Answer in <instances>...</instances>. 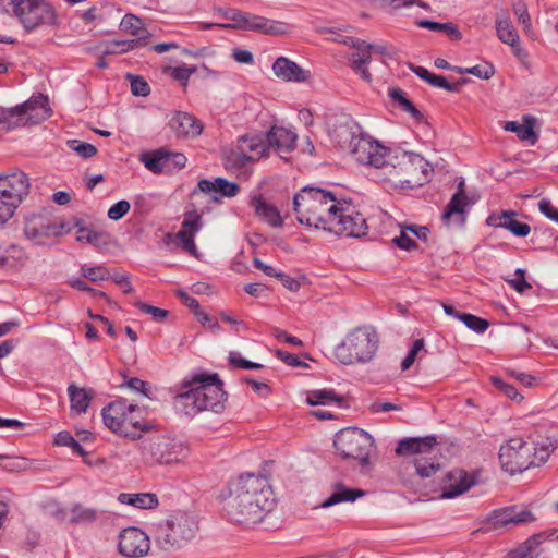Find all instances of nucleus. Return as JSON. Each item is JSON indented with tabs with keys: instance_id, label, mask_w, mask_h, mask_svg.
<instances>
[{
	"instance_id": "43",
	"label": "nucleus",
	"mask_w": 558,
	"mask_h": 558,
	"mask_svg": "<svg viewBox=\"0 0 558 558\" xmlns=\"http://www.w3.org/2000/svg\"><path fill=\"white\" fill-rule=\"evenodd\" d=\"M414 466L417 475L423 478H428L440 470V464L438 462L425 457H416L414 459Z\"/></svg>"
},
{
	"instance_id": "38",
	"label": "nucleus",
	"mask_w": 558,
	"mask_h": 558,
	"mask_svg": "<svg viewBox=\"0 0 558 558\" xmlns=\"http://www.w3.org/2000/svg\"><path fill=\"white\" fill-rule=\"evenodd\" d=\"M71 523L74 524H90L99 519L100 511L95 508L86 507L82 504H75L70 509Z\"/></svg>"
},
{
	"instance_id": "5",
	"label": "nucleus",
	"mask_w": 558,
	"mask_h": 558,
	"mask_svg": "<svg viewBox=\"0 0 558 558\" xmlns=\"http://www.w3.org/2000/svg\"><path fill=\"white\" fill-rule=\"evenodd\" d=\"M338 203L331 192L313 186H304L293 198L299 222L325 231L331 219H336Z\"/></svg>"
},
{
	"instance_id": "63",
	"label": "nucleus",
	"mask_w": 558,
	"mask_h": 558,
	"mask_svg": "<svg viewBox=\"0 0 558 558\" xmlns=\"http://www.w3.org/2000/svg\"><path fill=\"white\" fill-rule=\"evenodd\" d=\"M229 360L232 365L243 368V369H259L263 367L262 364L247 361V360L239 356V354L234 353V352L230 353Z\"/></svg>"
},
{
	"instance_id": "18",
	"label": "nucleus",
	"mask_w": 558,
	"mask_h": 558,
	"mask_svg": "<svg viewBox=\"0 0 558 558\" xmlns=\"http://www.w3.org/2000/svg\"><path fill=\"white\" fill-rule=\"evenodd\" d=\"M476 484V476L457 469L448 472L442 480L441 497L451 499L468 492Z\"/></svg>"
},
{
	"instance_id": "47",
	"label": "nucleus",
	"mask_w": 558,
	"mask_h": 558,
	"mask_svg": "<svg viewBox=\"0 0 558 558\" xmlns=\"http://www.w3.org/2000/svg\"><path fill=\"white\" fill-rule=\"evenodd\" d=\"M66 146L82 158H90L97 154V148L94 145L78 140H68Z\"/></svg>"
},
{
	"instance_id": "39",
	"label": "nucleus",
	"mask_w": 558,
	"mask_h": 558,
	"mask_svg": "<svg viewBox=\"0 0 558 558\" xmlns=\"http://www.w3.org/2000/svg\"><path fill=\"white\" fill-rule=\"evenodd\" d=\"M250 162H252V157L244 155L243 150L238 145L235 148L223 151V165L228 170H241Z\"/></svg>"
},
{
	"instance_id": "34",
	"label": "nucleus",
	"mask_w": 558,
	"mask_h": 558,
	"mask_svg": "<svg viewBox=\"0 0 558 558\" xmlns=\"http://www.w3.org/2000/svg\"><path fill=\"white\" fill-rule=\"evenodd\" d=\"M496 32L500 41L506 45L514 46L519 43V34L515 31L508 13H502L496 17Z\"/></svg>"
},
{
	"instance_id": "10",
	"label": "nucleus",
	"mask_w": 558,
	"mask_h": 558,
	"mask_svg": "<svg viewBox=\"0 0 558 558\" xmlns=\"http://www.w3.org/2000/svg\"><path fill=\"white\" fill-rule=\"evenodd\" d=\"M0 10L16 16L27 32L54 19L52 8L44 0H0Z\"/></svg>"
},
{
	"instance_id": "41",
	"label": "nucleus",
	"mask_w": 558,
	"mask_h": 558,
	"mask_svg": "<svg viewBox=\"0 0 558 558\" xmlns=\"http://www.w3.org/2000/svg\"><path fill=\"white\" fill-rule=\"evenodd\" d=\"M389 96L399 106V108L409 113L414 120L422 121L423 113L409 100L403 92L399 88H392L389 90Z\"/></svg>"
},
{
	"instance_id": "49",
	"label": "nucleus",
	"mask_w": 558,
	"mask_h": 558,
	"mask_svg": "<svg viewBox=\"0 0 558 558\" xmlns=\"http://www.w3.org/2000/svg\"><path fill=\"white\" fill-rule=\"evenodd\" d=\"M511 514H510V524L519 525V524H525L529 522H533L535 520L534 514L525 508H521L519 506H512L509 507Z\"/></svg>"
},
{
	"instance_id": "53",
	"label": "nucleus",
	"mask_w": 558,
	"mask_h": 558,
	"mask_svg": "<svg viewBox=\"0 0 558 558\" xmlns=\"http://www.w3.org/2000/svg\"><path fill=\"white\" fill-rule=\"evenodd\" d=\"M405 226L401 227L400 234L392 239V243L404 251H412L417 247L416 242L407 234Z\"/></svg>"
},
{
	"instance_id": "59",
	"label": "nucleus",
	"mask_w": 558,
	"mask_h": 558,
	"mask_svg": "<svg viewBox=\"0 0 558 558\" xmlns=\"http://www.w3.org/2000/svg\"><path fill=\"white\" fill-rule=\"evenodd\" d=\"M244 13L245 12L236 10V9H230V10L226 11L225 16L228 20H230L231 23L218 24L219 27L238 29V25H241Z\"/></svg>"
},
{
	"instance_id": "64",
	"label": "nucleus",
	"mask_w": 558,
	"mask_h": 558,
	"mask_svg": "<svg viewBox=\"0 0 558 558\" xmlns=\"http://www.w3.org/2000/svg\"><path fill=\"white\" fill-rule=\"evenodd\" d=\"M538 209L546 218L558 223V209L553 206L549 199H541L538 203Z\"/></svg>"
},
{
	"instance_id": "11",
	"label": "nucleus",
	"mask_w": 558,
	"mask_h": 558,
	"mask_svg": "<svg viewBox=\"0 0 558 558\" xmlns=\"http://www.w3.org/2000/svg\"><path fill=\"white\" fill-rule=\"evenodd\" d=\"M333 446L343 459L357 460L362 466H365L369 462L374 439L367 432L351 427L336 434Z\"/></svg>"
},
{
	"instance_id": "26",
	"label": "nucleus",
	"mask_w": 558,
	"mask_h": 558,
	"mask_svg": "<svg viewBox=\"0 0 558 558\" xmlns=\"http://www.w3.org/2000/svg\"><path fill=\"white\" fill-rule=\"evenodd\" d=\"M468 206V197L464 193V182L461 181L458 184L457 192L452 195L451 199L447 204L444 213H442V220L446 225H448L453 216L458 217V221L460 223H463L465 220L464 214H465V207Z\"/></svg>"
},
{
	"instance_id": "19",
	"label": "nucleus",
	"mask_w": 558,
	"mask_h": 558,
	"mask_svg": "<svg viewBox=\"0 0 558 558\" xmlns=\"http://www.w3.org/2000/svg\"><path fill=\"white\" fill-rule=\"evenodd\" d=\"M28 177L22 171L0 175V192L9 198L22 202L29 192Z\"/></svg>"
},
{
	"instance_id": "30",
	"label": "nucleus",
	"mask_w": 558,
	"mask_h": 558,
	"mask_svg": "<svg viewBox=\"0 0 558 558\" xmlns=\"http://www.w3.org/2000/svg\"><path fill=\"white\" fill-rule=\"evenodd\" d=\"M198 189L204 193H220L227 197H233L240 191V186L236 183L229 182L223 178H216L214 181L203 179L198 182Z\"/></svg>"
},
{
	"instance_id": "55",
	"label": "nucleus",
	"mask_w": 558,
	"mask_h": 558,
	"mask_svg": "<svg viewBox=\"0 0 558 558\" xmlns=\"http://www.w3.org/2000/svg\"><path fill=\"white\" fill-rule=\"evenodd\" d=\"M130 203L128 201H119L118 203L113 204L109 210H108V218L110 220L117 221L121 219L123 216L128 214L130 210Z\"/></svg>"
},
{
	"instance_id": "37",
	"label": "nucleus",
	"mask_w": 558,
	"mask_h": 558,
	"mask_svg": "<svg viewBox=\"0 0 558 558\" xmlns=\"http://www.w3.org/2000/svg\"><path fill=\"white\" fill-rule=\"evenodd\" d=\"M145 167L154 173L168 172V150L158 149L150 154H144L141 158Z\"/></svg>"
},
{
	"instance_id": "32",
	"label": "nucleus",
	"mask_w": 558,
	"mask_h": 558,
	"mask_svg": "<svg viewBox=\"0 0 558 558\" xmlns=\"http://www.w3.org/2000/svg\"><path fill=\"white\" fill-rule=\"evenodd\" d=\"M553 533L542 532L534 534L517 548L509 553V558H536V548Z\"/></svg>"
},
{
	"instance_id": "61",
	"label": "nucleus",
	"mask_w": 558,
	"mask_h": 558,
	"mask_svg": "<svg viewBox=\"0 0 558 558\" xmlns=\"http://www.w3.org/2000/svg\"><path fill=\"white\" fill-rule=\"evenodd\" d=\"M513 12L518 21L523 25V28L529 31L531 28V20L526 5L522 2L513 4Z\"/></svg>"
},
{
	"instance_id": "44",
	"label": "nucleus",
	"mask_w": 558,
	"mask_h": 558,
	"mask_svg": "<svg viewBox=\"0 0 558 558\" xmlns=\"http://www.w3.org/2000/svg\"><path fill=\"white\" fill-rule=\"evenodd\" d=\"M145 45H146L145 43H142V38L112 41L110 44V46L104 51V53L105 54L125 53V52L134 50L138 47L145 46Z\"/></svg>"
},
{
	"instance_id": "35",
	"label": "nucleus",
	"mask_w": 558,
	"mask_h": 558,
	"mask_svg": "<svg viewBox=\"0 0 558 558\" xmlns=\"http://www.w3.org/2000/svg\"><path fill=\"white\" fill-rule=\"evenodd\" d=\"M118 501L137 509H153L158 506V498L153 493H121L118 496Z\"/></svg>"
},
{
	"instance_id": "3",
	"label": "nucleus",
	"mask_w": 558,
	"mask_h": 558,
	"mask_svg": "<svg viewBox=\"0 0 558 558\" xmlns=\"http://www.w3.org/2000/svg\"><path fill=\"white\" fill-rule=\"evenodd\" d=\"M534 448L522 438H511L499 449L501 468L510 474L521 473L532 466L544 464L558 447V429L549 422L537 423L530 434Z\"/></svg>"
},
{
	"instance_id": "25",
	"label": "nucleus",
	"mask_w": 558,
	"mask_h": 558,
	"mask_svg": "<svg viewBox=\"0 0 558 558\" xmlns=\"http://www.w3.org/2000/svg\"><path fill=\"white\" fill-rule=\"evenodd\" d=\"M170 128L177 136L181 137L197 136L203 130L201 122L186 112H178L173 116L170 120Z\"/></svg>"
},
{
	"instance_id": "58",
	"label": "nucleus",
	"mask_w": 558,
	"mask_h": 558,
	"mask_svg": "<svg viewBox=\"0 0 558 558\" xmlns=\"http://www.w3.org/2000/svg\"><path fill=\"white\" fill-rule=\"evenodd\" d=\"M174 238L180 242L181 247L192 255L196 253V245L194 242V235L180 230Z\"/></svg>"
},
{
	"instance_id": "42",
	"label": "nucleus",
	"mask_w": 558,
	"mask_h": 558,
	"mask_svg": "<svg viewBox=\"0 0 558 558\" xmlns=\"http://www.w3.org/2000/svg\"><path fill=\"white\" fill-rule=\"evenodd\" d=\"M511 511L509 507L494 510L486 519L485 523L489 529H501L510 524Z\"/></svg>"
},
{
	"instance_id": "33",
	"label": "nucleus",
	"mask_w": 558,
	"mask_h": 558,
	"mask_svg": "<svg viewBox=\"0 0 558 558\" xmlns=\"http://www.w3.org/2000/svg\"><path fill=\"white\" fill-rule=\"evenodd\" d=\"M68 393L71 401V409L77 413H85L92 399L95 397L93 389L78 388L74 384L68 387Z\"/></svg>"
},
{
	"instance_id": "8",
	"label": "nucleus",
	"mask_w": 558,
	"mask_h": 558,
	"mask_svg": "<svg viewBox=\"0 0 558 558\" xmlns=\"http://www.w3.org/2000/svg\"><path fill=\"white\" fill-rule=\"evenodd\" d=\"M197 530L193 515L177 511L157 524L155 541L163 550L180 548L194 538Z\"/></svg>"
},
{
	"instance_id": "29",
	"label": "nucleus",
	"mask_w": 558,
	"mask_h": 558,
	"mask_svg": "<svg viewBox=\"0 0 558 558\" xmlns=\"http://www.w3.org/2000/svg\"><path fill=\"white\" fill-rule=\"evenodd\" d=\"M238 146L243 150L244 155L252 157V161L258 160L269 150L267 142L258 135H244L238 141Z\"/></svg>"
},
{
	"instance_id": "31",
	"label": "nucleus",
	"mask_w": 558,
	"mask_h": 558,
	"mask_svg": "<svg viewBox=\"0 0 558 558\" xmlns=\"http://www.w3.org/2000/svg\"><path fill=\"white\" fill-rule=\"evenodd\" d=\"M120 29L125 34L136 37L135 39L142 38V43L145 44H148L151 36L147 28H145L143 20L131 13L122 17Z\"/></svg>"
},
{
	"instance_id": "6",
	"label": "nucleus",
	"mask_w": 558,
	"mask_h": 558,
	"mask_svg": "<svg viewBox=\"0 0 558 558\" xmlns=\"http://www.w3.org/2000/svg\"><path fill=\"white\" fill-rule=\"evenodd\" d=\"M137 448L144 463L150 465L179 463L190 451L183 441L165 434L141 437Z\"/></svg>"
},
{
	"instance_id": "51",
	"label": "nucleus",
	"mask_w": 558,
	"mask_h": 558,
	"mask_svg": "<svg viewBox=\"0 0 558 558\" xmlns=\"http://www.w3.org/2000/svg\"><path fill=\"white\" fill-rule=\"evenodd\" d=\"M81 271H82L83 277H85L86 279H88L93 282L107 280L110 277L108 269L102 266H95V267L83 266L81 268Z\"/></svg>"
},
{
	"instance_id": "20",
	"label": "nucleus",
	"mask_w": 558,
	"mask_h": 558,
	"mask_svg": "<svg viewBox=\"0 0 558 558\" xmlns=\"http://www.w3.org/2000/svg\"><path fill=\"white\" fill-rule=\"evenodd\" d=\"M517 211L502 210L488 216L486 223L494 228H502L510 231L513 235L524 238L531 232V227L525 222L515 219Z\"/></svg>"
},
{
	"instance_id": "17",
	"label": "nucleus",
	"mask_w": 558,
	"mask_h": 558,
	"mask_svg": "<svg viewBox=\"0 0 558 558\" xmlns=\"http://www.w3.org/2000/svg\"><path fill=\"white\" fill-rule=\"evenodd\" d=\"M238 29L280 36L291 33L292 26L283 21H276L245 12L241 25H238Z\"/></svg>"
},
{
	"instance_id": "46",
	"label": "nucleus",
	"mask_w": 558,
	"mask_h": 558,
	"mask_svg": "<svg viewBox=\"0 0 558 558\" xmlns=\"http://www.w3.org/2000/svg\"><path fill=\"white\" fill-rule=\"evenodd\" d=\"M459 320L463 322V324L469 329L473 330L476 333H483L489 327L488 320L475 316L473 314L463 313L462 315L459 316Z\"/></svg>"
},
{
	"instance_id": "9",
	"label": "nucleus",
	"mask_w": 558,
	"mask_h": 558,
	"mask_svg": "<svg viewBox=\"0 0 558 558\" xmlns=\"http://www.w3.org/2000/svg\"><path fill=\"white\" fill-rule=\"evenodd\" d=\"M50 116L48 98L44 95L32 97L23 104L4 108L0 106V131L38 124Z\"/></svg>"
},
{
	"instance_id": "27",
	"label": "nucleus",
	"mask_w": 558,
	"mask_h": 558,
	"mask_svg": "<svg viewBox=\"0 0 558 558\" xmlns=\"http://www.w3.org/2000/svg\"><path fill=\"white\" fill-rule=\"evenodd\" d=\"M250 205L253 207L255 215L271 227L282 226V219L277 207L267 203L260 194L254 195L251 198Z\"/></svg>"
},
{
	"instance_id": "1",
	"label": "nucleus",
	"mask_w": 558,
	"mask_h": 558,
	"mask_svg": "<svg viewBox=\"0 0 558 558\" xmlns=\"http://www.w3.org/2000/svg\"><path fill=\"white\" fill-rule=\"evenodd\" d=\"M338 144L360 163L372 167L369 175L390 187L422 185L428 181L432 168L421 155L411 151L392 154L365 134L359 123L345 120L336 130Z\"/></svg>"
},
{
	"instance_id": "54",
	"label": "nucleus",
	"mask_w": 558,
	"mask_h": 558,
	"mask_svg": "<svg viewBox=\"0 0 558 558\" xmlns=\"http://www.w3.org/2000/svg\"><path fill=\"white\" fill-rule=\"evenodd\" d=\"M515 278L507 280V282L519 293H523L525 290L532 288V286L525 280L524 269L518 268L514 272Z\"/></svg>"
},
{
	"instance_id": "40",
	"label": "nucleus",
	"mask_w": 558,
	"mask_h": 558,
	"mask_svg": "<svg viewBox=\"0 0 558 558\" xmlns=\"http://www.w3.org/2000/svg\"><path fill=\"white\" fill-rule=\"evenodd\" d=\"M417 25L432 32H442L452 40H460L462 38L459 27L451 22L439 23L429 20H421Z\"/></svg>"
},
{
	"instance_id": "23",
	"label": "nucleus",
	"mask_w": 558,
	"mask_h": 558,
	"mask_svg": "<svg viewBox=\"0 0 558 558\" xmlns=\"http://www.w3.org/2000/svg\"><path fill=\"white\" fill-rule=\"evenodd\" d=\"M366 492L360 488H350L342 482H336L330 486L329 496L322 502L320 508H330L342 502H354L364 497Z\"/></svg>"
},
{
	"instance_id": "56",
	"label": "nucleus",
	"mask_w": 558,
	"mask_h": 558,
	"mask_svg": "<svg viewBox=\"0 0 558 558\" xmlns=\"http://www.w3.org/2000/svg\"><path fill=\"white\" fill-rule=\"evenodd\" d=\"M196 72V66H175L170 69V75L181 82L183 85H186L187 81Z\"/></svg>"
},
{
	"instance_id": "15",
	"label": "nucleus",
	"mask_w": 558,
	"mask_h": 558,
	"mask_svg": "<svg viewBox=\"0 0 558 558\" xmlns=\"http://www.w3.org/2000/svg\"><path fill=\"white\" fill-rule=\"evenodd\" d=\"M24 234L36 244H46L62 234V226L45 215H32L26 218Z\"/></svg>"
},
{
	"instance_id": "2",
	"label": "nucleus",
	"mask_w": 558,
	"mask_h": 558,
	"mask_svg": "<svg viewBox=\"0 0 558 558\" xmlns=\"http://www.w3.org/2000/svg\"><path fill=\"white\" fill-rule=\"evenodd\" d=\"M274 504V492L268 478L247 473L229 483L223 510L231 521L251 525L260 522Z\"/></svg>"
},
{
	"instance_id": "14",
	"label": "nucleus",
	"mask_w": 558,
	"mask_h": 558,
	"mask_svg": "<svg viewBox=\"0 0 558 558\" xmlns=\"http://www.w3.org/2000/svg\"><path fill=\"white\" fill-rule=\"evenodd\" d=\"M350 46L354 49L349 59L352 70L364 81L372 82V74L367 69L372 61L371 53L390 54L388 47L386 45L368 44L361 39H351Z\"/></svg>"
},
{
	"instance_id": "62",
	"label": "nucleus",
	"mask_w": 558,
	"mask_h": 558,
	"mask_svg": "<svg viewBox=\"0 0 558 558\" xmlns=\"http://www.w3.org/2000/svg\"><path fill=\"white\" fill-rule=\"evenodd\" d=\"M69 283L72 288L80 290V291L88 292L89 294H92L95 298L107 299V295L105 292H101V291H98V290H95V289L88 287L85 283V281H83L82 279L72 278L69 280Z\"/></svg>"
},
{
	"instance_id": "7",
	"label": "nucleus",
	"mask_w": 558,
	"mask_h": 558,
	"mask_svg": "<svg viewBox=\"0 0 558 558\" xmlns=\"http://www.w3.org/2000/svg\"><path fill=\"white\" fill-rule=\"evenodd\" d=\"M378 336L369 327H357L350 331L335 348V357L344 365L369 362L378 349Z\"/></svg>"
},
{
	"instance_id": "13",
	"label": "nucleus",
	"mask_w": 558,
	"mask_h": 558,
	"mask_svg": "<svg viewBox=\"0 0 558 558\" xmlns=\"http://www.w3.org/2000/svg\"><path fill=\"white\" fill-rule=\"evenodd\" d=\"M137 410V405L128 404L125 400H117L102 409V420L112 432L131 436V428H141L135 415Z\"/></svg>"
},
{
	"instance_id": "45",
	"label": "nucleus",
	"mask_w": 558,
	"mask_h": 558,
	"mask_svg": "<svg viewBox=\"0 0 558 558\" xmlns=\"http://www.w3.org/2000/svg\"><path fill=\"white\" fill-rule=\"evenodd\" d=\"M468 78H461L456 83H449L445 76L433 73L428 84L434 87L442 88L447 92L458 93L460 92L461 87L468 83Z\"/></svg>"
},
{
	"instance_id": "21",
	"label": "nucleus",
	"mask_w": 558,
	"mask_h": 558,
	"mask_svg": "<svg viewBox=\"0 0 558 558\" xmlns=\"http://www.w3.org/2000/svg\"><path fill=\"white\" fill-rule=\"evenodd\" d=\"M436 444L435 436L403 438L398 442L395 451L398 456L424 457L435 448Z\"/></svg>"
},
{
	"instance_id": "36",
	"label": "nucleus",
	"mask_w": 558,
	"mask_h": 558,
	"mask_svg": "<svg viewBox=\"0 0 558 558\" xmlns=\"http://www.w3.org/2000/svg\"><path fill=\"white\" fill-rule=\"evenodd\" d=\"M332 402L341 407L344 403V398L332 389H317L310 391L306 396V403L312 407L326 405Z\"/></svg>"
},
{
	"instance_id": "12",
	"label": "nucleus",
	"mask_w": 558,
	"mask_h": 558,
	"mask_svg": "<svg viewBox=\"0 0 558 558\" xmlns=\"http://www.w3.org/2000/svg\"><path fill=\"white\" fill-rule=\"evenodd\" d=\"M336 219H331L327 231L339 236L361 238L367 232L366 219L347 202L337 205Z\"/></svg>"
},
{
	"instance_id": "57",
	"label": "nucleus",
	"mask_w": 558,
	"mask_h": 558,
	"mask_svg": "<svg viewBox=\"0 0 558 558\" xmlns=\"http://www.w3.org/2000/svg\"><path fill=\"white\" fill-rule=\"evenodd\" d=\"M135 305H136V307L140 311H142L143 313L151 315L153 318L156 319V320H161V319L166 318L168 316V314H169V312L166 311V310L153 306L150 304H146V303L141 302V301H137L135 303Z\"/></svg>"
},
{
	"instance_id": "16",
	"label": "nucleus",
	"mask_w": 558,
	"mask_h": 558,
	"mask_svg": "<svg viewBox=\"0 0 558 558\" xmlns=\"http://www.w3.org/2000/svg\"><path fill=\"white\" fill-rule=\"evenodd\" d=\"M118 549L124 557L141 558L148 554L150 539L146 533L138 527H128L119 535Z\"/></svg>"
},
{
	"instance_id": "52",
	"label": "nucleus",
	"mask_w": 558,
	"mask_h": 558,
	"mask_svg": "<svg viewBox=\"0 0 558 558\" xmlns=\"http://www.w3.org/2000/svg\"><path fill=\"white\" fill-rule=\"evenodd\" d=\"M490 380L497 389L502 391L511 400L521 401L523 399V396L520 395L512 385L505 383L500 377L494 376Z\"/></svg>"
},
{
	"instance_id": "60",
	"label": "nucleus",
	"mask_w": 558,
	"mask_h": 558,
	"mask_svg": "<svg viewBox=\"0 0 558 558\" xmlns=\"http://www.w3.org/2000/svg\"><path fill=\"white\" fill-rule=\"evenodd\" d=\"M101 238V233L87 228H81L77 231V241L97 245Z\"/></svg>"
},
{
	"instance_id": "4",
	"label": "nucleus",
	"mask_w": 558,
	"mask_h": 558,
	"mask_svg": "<svg viewBox=\"0 0 558 558\" xmlns=\"http://www.w3.org/2000/svg\"><path fill=\"white\" fill-rule=\"evenodd\" d=\"M222 386L217 374H196L181 384V391L174 397L175 408L186 415L202 411L220 413L227 400Z\"/></svg>"
},
{
	"instance_id": "22",
	"label": "nucleus",
	"mask_w": 558,
	"mask_h": 558,
	"mask_svg": "<svg viewBox=\"0 0 558 558\" xmlns=\"http://www.w3.org/2000/svg\"><path fill=\"white\" fill-rule=\"evenodd\" d=\"M272 71L277 77L286 82H307L311 77L310 71L302 69L286 57H279L275 60Z\"/></svg>"
},
{
	"instance_id": "24",
	"label": "nucleus",
	"mask_w": 558,
	"mask_h": 558,
	"mask_svg": "<svg viewBox=\"0 0 558 558\" xmlns=\"http://www.w3.org/2000/svg\"><path fill=\"white\" fill-rule=\"evenodd\" d=\"M296 138V134L286 128L272 126L267 133L268 147L275 148L280 155L294 150Z\"/></svg>"
},
{
	"instance_id": "50",
	"label": "nucleus",
	"mask_w": 558,
	"mask_h": 558,
	"mask_svg": "<svg viewBox=\"0 0 558 558\" xmlns=\"http://www.w3.org/2000/svg\"><path fill=\"white\" fill-rule=\"evenodd\" d=\"M126 77L130 82L131 92L134 96L145 97V96L149 95L150 87H149L148 83L142 76L134 75V74H128Z\"/></svg>"
},
{
	"instance_id": "48",
	"label": "nucleus",
	"mask_w": 558,
	"mask_h": 558,
	"mask_svg": "<svg viewBox=\"0 0 558 558\" xmlns=\"http://www.w3.org/2000/svg\"><path fill=\"white\" fill-rule=\"evenodd\" d=\"M202 217L196 211H189L184 215L181 230L195 235L202 229Z\"/></svg>"
},
{
	"instance_id": "28",
	"label": "nucleus",
	"mask_w": 558,
	"mask_h": 558,
	"mask_svg": "<svg viewBox=\"0 0 558 558\" xmlns=\"http://www.w3.org/2000/svg\"><path fill=\"white\" fill-rule=\"evenodd\" d=\"M522 121L523 124H520L517 121H508L506 122L504 129L507 132L515 133L521 141H529L531 144H535L538 138V135L534 131L536 119L526 114L523 116Z\"/></svg>"
}]
</instances>
